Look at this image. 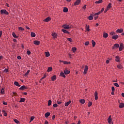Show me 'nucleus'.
<instances>
[{"label":"nucleus","mask_w":124,"mask_h":124,"mask_svg":"<svg viewBox=\"0 0 124 124\" xmlns=\"http://www.w3.org/2000/svg\"><path fill=\"white\" fill-rule=\"evenodd\" d=\"M97 92L95 91L94 93V96H95V100H97L98 99V96Z\"/></svg>","instance_id":"nucleus-13"},{"label":"nucleus","mask_w":124,"mask_h":124,"mask_svg":"<svg viewBox=\"0 0 124 124\" xmlns=\"http://www.w3.org/2000/svg\"><path fill=\"white\" fill-rule=\"evenodd\" d=\"M119 108H120L121 109L122 108H124V103H121L119 104Z\"/></svg>","instance_id":"nucleus-20"},{"label":"nucleus","mask_w":124,"mask_h":124,"mask_svg":"<svg viewBox=\"0 0 124 124\" xmlns=\"http://www.w3.org/2000/svg\"><path fill=\"white\" fill-rule=\"evenodd\" d=\"M109 34L110 35H115V34H116V33L114 31H112L109 33Z\"/></svg>","instance_id":"nucleus-42"},{"label":"nucleus","mask_w":124,"mask_h":124,"mask_svg":"<svg viewBox=\"0 0 124 124\" xmlns=\"http://www.w3.org/2000/svg\"><path fill=\"white\" fill-rule=\"evenodd\" d=\"M120 60H121L120 56H117L115 57V61L116 62H120Z\"/></svg>","instance_id":"nucleus-10"},{"label":"nucleus","mask_w":124,"mask_h":124,"mask_svg":"<svg viewBox=\"0 0 124 124\" xmlns=\"http://www.w3.org/2000/svg\"><path fill=\"white\" fill-rule=\"evenodd\" d=\"M4 72H5V73H7V72H8V69H4Z\"/></svg>","instance_id":"nucleus-53"},{"label":"nucleus","mask_w":124,"mask_h":124,"mask_svg":"<svg viewBox=\"0 0 124 124\" xmlns=\"http://www.w3.org/2000/svg\"><path fill=\"white\" fill-rule=\"evenodd\" d=\"M111 7H112V3H109L107 7V8L109 10V9H111Z\"/></svg>","instance_id":"nucleus-19"},{"label":"nucleus","mask_w":124,"mask_h":124,"mask_svg":"<svg viewBox=\"0 0 124 124\" xmlns=\"http://www.w3.org/2000/svg\"><path fill=\"white\" fill-rule=\"evenodd\" d=\"M27 53V55H31V51L28 50Z\"/></svg>","instance_id":"nucleus-58"},{"label":"nucleus","mask_w":124,"mask_h":124,"mask_svg":"<svg viewBox=\"0 0 124 124\" xmlns=\"http://www.w3.org/2000/svg\"><path fill=\"white\" fill-rule=\"evenodd\" d=\"M55 118H56V116L55 115H53L52 117V120H55Z\"/></svg>","instance_id":"nucleus-61"},{"label":"nucleus","mask_w":124,"mask_h":124,"mask_svg":"<svg viewBox=\"0 0 124 124\" xmlns=\"http://www.w3.org/2000/svg\"><path fill=\"white\" fill-rule=\"evenodd\" d=\"M0 13L1 14H5V15H8V14H9V13L6 11V10L2 9L0 10Z\"/></svg>","instance_id":"nucleus-3"},{"label":"nucleus","mask_w":124,"mask_h":124,"mask_svg":"<svg viewBox=\"0 0 124 124\" xmlns=\"http://www.w3.org/2000/svg\"><path fill=\"white\" fill-rule=\"evenodd\" d=\"M57 104H62V102L57 101Z\"/></svg>","instance_id":"nucleus-64"},{"label":"nucleus","mask_w":124,"mask_h":124,"mask_svg":"<svg viewBox=\"0 0 124 124\" xmlns=\"http://www.w3.org/2000/svg\"><path fill=\"white\" fill-rule=\"evenodd\" d=\"M103 1V0H99L98 1H96L95 3H102Z\"/></svg>","instance_id":"nucleus-34"},{"label":"nucleus","mask_w":124,"mask_h":124,"mask_svg":"<svg viewBox=\"0 0 124 124\" xmlns=\"http://www.w3.org/2000/svg\"><path fill=\"white\" fill-rule=\"evenodd\" d=\"M18 30L19 31H25V29L24 28H23L22 27H19Z\"/></svg>","instance_id":"nucleus-45"},{"label":"nucleus","mask_w":124,"mask_h":124,"mask_svg":"<svg viewBox=\"0 0 124 124\" xmlns=\"http://www.w3.org/2000/svg\"><path fill=\"white\" fill-rule=\"evenodd\" d=\"M52 67H49L47 70V72H51V71H52Z\"/></svg>","instance_id":"nucleus-36"},{"label":"nucleus","mask_w":124,"mask_h":124,"mask_svg":"<svg viewBox=\"0 0 124 124\" xmlns=\"http://www.w3.org/2000/svg\"><path fill=\"white\" fill-rule=\"evenodd\" d=\"M80 2H81V0H77L74 3V5H75V6H76V5H79V4H80Z\"/></svg>","instance_id":"nucleus-7"},{"label":"nucleus","mask_w":124,"mask_h":124,"mask_svg":"<svg viewBox=\"0 0 124 124\" xmlns=\"http://www.w3.org/2000/svg\"><path fill=\"white\" fill-rule=\"evenodd\" d=\"M25 100L26 99H25V98H21L19 101V102H25Z\"/></svg>","instance_id":"nucleus-35"},{"label":"nucleus","mask_w":124,"mask_h":124,"mask_svg":"<svg viewBox=\"0 0 124 124\" xmlns=\"http://www.w3.org/2000/svg\"><path fill=\"white\" fill-rule=\"evenodd\" d=\"M111 91H112V92H115V87H111Z\"/></svg>","instance_id":"nucleus-55"},{"label":"nucleus","mask_w":124,"mask_h":124,"mask_svg":"<svg viewBox=\"0 0 124 124\" xmlns=\"http://www.w3.org/2000/svg\"><path fill=\"white\" fill-rule=\"evenodd\" d=\"M19 90H21V91H24V90H26V86L25 85L21 86L19 88Z\"/></svg>","instance_id":"nucleus-27"},{"label":"nucleus","mask_w":124,"mask_h":124,"mask_svg":"<svg viewBox=\"0 0 124 124\" xmlns=\"http://www.w3.org/2000/svg\"><path fill=\"white\" fill-rule=\"evenodd\" d=\"M64 73L65 75L69 74V73H70V71H69L67 69H65L64 70Z\"/></svg>","instance_id":"nucleus-8"},{"label":"nucleus","mask_w":124,"mask_h":124,"mask_svg":"<svg viewBox=\"0 0 124 124\" xmlns=\"http://www.w3.org/2000/svg\"><path fill=\"white\" fill-rule=\"evenodd\" d=\"M63 64H70V63H71V62H68L67 61H64V62H63Z\"/></svg>","instance_id":"nucleus-31"},{"label":"nucleus","mask_w":124,"mask_h":124,"mask_svg":"<svg viewBox=\"0 0 124 124\" xmlns=\"http://www.w3.org/2000/svg\"><path fill=\"white\" fill-rule=\"evenodd\" d=\"M63 12L66 13V12H68V8L66 7H64L63 9Z\"/></svg>","instance_id":"nucleus-25"},{"label":"nucleus","mask_w":124,"mask_h":124,"mask_svg":"<svg viewBox=\"0 0 124 124\" xmlns=\"http://www.w3.org/2000/svg\"><path fill=\"white\" fill-rule=\"evenodd\" d=\"M79 102L80 103H81V104H84V103H85V102H86V101L84 99H81L79 100Z\"/></svg>","instance_id":"nucleus-23"},{"label":"nucleus","mask_w":124,"mask_h":124,"mask_svg":"<svg viewBox=\"0 0 124 124\" xmlns=\"http://www.w3.org/2000/svg\"><path fill=\"white\" fill-rule=\"evenodd\" d=\"M88 70H89V67L88 65H85L84 68V70L83 71V74L86 75L87 74V72H88Z\"/></svg>","instance_id":"nucleus-2"},{"label":"nucleus","mask_w":124,"mask_h":124,"mask_svg":"<svg viewBox=\"0 0 124 124\" xmlns=\"http://www.w3.org/2000/svg\"><path fill=\"white\" fill-rule=\"evenodd\" d=\"M88 19H89V20H90V21H92V20H93V16H90L88 17Z\"/></svg>","instance_id":"nucleus-37"},{"label":"nucleus","mask_w":124,"mask_h":124,"mask_svg":"<svg viewBox=\"0 0 124 124\" xmlns=\"http://www.w3.org/2000/svg\"><path fill=\"white\" fill-rule=\"evenodd\" d=\"M57 79V76L54 75L51 77V81H55Z\"/></svg>","instance_id":"nucleus-18"},{"label":"nucleus","mask_w":124,"mask_h":124,"mask_svg":"<svg viewBox=\"0 0 124 124\" xmlns=\"http://www.w3.org/2000/svg\"><path fill=\"white\" fill-rule=\"evenodd\" d=\"M103 11H104V8H102L100 12H101V13H102Z\"/></svg>","instance_id":"nucleus-59"},{"label":"nucleus","mask_w":124,"mask_h":124,"mask_svg":"<svg viewBox=\"0 0 124 124\" xmlns=\"http://www.w3.org/2000/svg\"><path fill=\"white\" fill-rule=\"evenodd\" d=\"M45 116L46 118H48V117H49V116H50V112H47L45 114Z\"/></svg>","instance_id":"nucleus-29"},{"label":"nucleus","mask_w":124,"mask_h":124,"mask_svg":"<svg viewBox=\"0 0 124 124\" xmlns=\"http://www.w3.org/2000/svg\"><path fill=\"white\" fill-rule=\"evenodd\" d=\"M87 8V5H84V6L82 7V9L84 10Z\"/></svg>","instance_id":"nucleus-52"},{"label":"nucleus","mask_w":124,"mask_h":124,"mask_svg":"<svg viewBox=\"0 0 124 124\" xmlns=\"http://www.w3.org/2000/svg\"><path fill=\"white\" fill-rule=\"evenodd\" d=\"M112 39H114V40H117L118 38H119V35H114L112 37Z\"/></svg>","instance_id":"nucleus-9"},{"label":"nucleus","mask_w":124,"mask_h":124,"mask_svg":"<svg viewBox=\"0 0 124 124\" xmlns=\"http://www.w3.org/2000/svg\"><path fill=\"white\" fill-rule=\"evenodd\" d=\"M45 78H46V75H45L44 76L41 78V80H43Z\"/></svg>","instance_id":"nucleus-54"},{"label":"nucleus","mask_w":124,"mask_h":124,"mask_svg":"<svg viewBox=\"0 0 124 124\" xmlns=\"http://www.w3.org/2000/svg\"><path fill=\"white\" fill-rule=\"evenodd\" d=\"M14 85H15V86H16L17 87H21V85L19 84V82L17 81H15Z\"/></svg>","instance_id":"nucleus-26"},{"label":"nucleus","mask_w":124,"mask_h":124,"mask_svg":"<svg viewBox=\"0 0 124 124\" xmlns=\"http://www.w3.org/2000/svg\"><path fill=\"white\" fill-rule=\"evenodd\" d=\"M17 58L18 60H21V59H22V57L20 56H18Z\"/></svg>","instance_id":"nucleus-60"},{"label":"nucleus","mask_w":124,"mask_h":124,"mask_svg":"<svg viewBox=\"0 0 124 124\" xmlns=\"http://www.w3.org/2000/svg\"><path fill=\"white\" fill-rule=\"evenodd\" d=\"M117 68H118V69H122L123 65H122L121 64H119L117 65Z\"/></svg>","instance_id":"nucleus-28"},{"label":"nucleus","mask_w":124,"mask_h":124,"mask_svg":"<svg viewBox=\"0 0 124 124\" xmlns=\"http://www.w3.org/2000/svg\"><path fill=\"white\" fill-rule=\"evenodd\" d=\"M67 39L68 41H69V42H73L72 39L71 38H67Z\"/></svg>","instance_id":"nucleus-43"},{"label":"nucleus","mask_w":124,"mask_h":124,"mask_svg":"<svg viewBox=\"0 0 124 124\" xmlns=\"http://www.w3.org/2000/svg\"><path fill=\"white\" fill-rule=\"evenodd\" d=\"M77 50V48L76 47H73L72 48V51L73 53H75L76 51Z\"/></svg>","instance_id":"nucleus-24"},{"label":"nucleus","mask_w":124,"mask_h":124,"mask_svg":"<svg viewBox=\"0 0 124 124\" xmlns=\"http://www.w3.org/2000/svg\"><path fill=\"white\" fill-rule=\"evenodd\" d=\"M35 36H36V34H35V33L31 32V37H35Z\"/></svg>","instance_id":"nucleus-39"},{"label":"nucleus","mask_w":124,"mask_h":124,"mask_svg":"<svg viewBox=\"0 0 124 124\" xmlns=\"http://www.w3.org/2000/svg\"><path fill=\"white\" fill-rule=\"evenodd\" d=\"M29 73H30V70H28L25 74V76H27V75H29Z\"/></svg>","instance_id":"nucleus-51"},{"label":"nucleus","mask_w":124,"mask_h":124,"mask_svg":"<svg viewBox=\"0 0 124 124\" xmlns=\"http://www.w3.org/2000/svg\"><path fill=\"white\" fill-rule=\"evenodd\" d=\"M119 46H120V45H119V44H115L112 47V50H115V49H118V48H119Z\"/></svg>","instance_id":"nucleus-4"},{"label":"nucleus","mask_w":124,"mask_h":124,"mask_svg":"<svg viewBox=\"0 0 124 124\" xmlns=\"http://www.w3.org/2000/svg\"><path fill=\"white\" fill-rule=\"evenodd\" d=\"M1 93L2 94H4V89H3V88H2V89H1Z\"/></svg>","instance_id":"nucleus-47"},{"label":"nucleus","mask_w":124,"mask_h":124,"mask_svg":"<svg viewBox=\"0 0 124 124\" xmlns=\"http://www.w3.org/2000/svg\"><path fill=\"white\" fill-rule=\"evenodd\" d=\"M62 31L64 32V33H67L68 34H69V31H67L66 30L62 29Z\"/></svg>","instance_id":"nucleus-22"},{"label":"nucleus","mask_w":124,"mask_h":124,"mask_svg":"<svg viewBox=\"0 0 124 124\" xmlns=\"http://www.w3.org/2000/svg\"><path fill=\"white\" fill-rule=\"evenodd\" d=\"M45 124H49V122H48V121H47V120H46Z\"/></svg>","instance_id":"nucleus-63"},{"label":"nucleus","mask_w":124,"mask_h":124,"mask_svg":"<svg viewBox=\"0 0 124 124\" xmlns=\"http://www.w3.org/2000/svg\"><path fill=\"white\" fill-rule=\"evenodd\" d=\"M103 37H104V38H107L108 37V33H106V32H104L103 34Z\"/></svg>","instance_id":"nucleus-16"},{"label":"nucleus","mask_w":124,"mask_h":124,"mask_svg":"<svg viewBox=\"0 0 124 124\" xmlns=\"http://www.w3.org/2000/svg\"><path fill=\"white\" fill-rule=\"evenodd\" d=\"M62 28H63L65 30H69L71 27H70L69 25L64 24L62 26Z\"/></svg>","instance_id":"nucleus-1"},{"label":"nucleus","mask_w":124,"mask_h":124,"mask_svg":"<svg viewBox=\"0 0 124 124\" xmlns=\"http://www.w3.org/2000/svg\"><path fill=\"white\" fill-rule=\"evenodd\" d=\"M64 74H64V73H63V72H61V73H60V76L61 77H63V78H65V75H64Z\"/></svg>","instance_id":"nucleus-17"},{"label":"nucleus","mask_w":124,"mask_h":124,"mask_svg":"<svg viewBox=\"0 0 124 124\" xmlns=\"http://www.w3.org/2000/svg\"><path fill=\"white\" fill-rule=\"evenodd\" d=\"M113 85H114L115 87H117V88H119V87H120V85H119V84H118V83H114Z\"/></svg>","instance_id":"nucleus-44"},{"label":"nucleus","mask_w":124,"mask_h":124,"mask_svg":"<svg viewBox=\"0 0 124 124\" xmlns=\"http://www.w3.org/2000/svg\"><path fill=\"white\" fill-rule=\"evenodd\" d=\"M2 112L4 113V116H5V117H6V116H7V113H6L5 110H2Z\"/></svg>","instance_id":"nucleus-46"},{"label":"nucleus","mask_w":124,"mask_h":124,"mask_svg":"<svg viewBox=\"0 0 124 124\" xmlns=\"http://www.w3.org/2000/svg\"><path fill=\"white\" fill-rule=\"evenodd\" d=\"M108 122L109 124H110L112 123V118H111V115L108 116Z\"/></svg>","instance_id":"nucleus-12"},{"label":"nucleus","mask_w":124,"mask_h":124,"mask_svg":"<svg viewBox=\"0 0 124 124\" xmlns=\"http://www.w3.org/2000/svg\"><path fill=\"white\" fill-rule=\"evenodd\" d=\"M123 31H124V29H117L116 30V32H118V33H122Z\"/></svg>","instance_id":"nucleus-11"},{"label":"nucleus","mask_w":124,"mask_h":124,"mask_svg":"<svg viewBox=\"0 0 124 124\" xmlns=\"http://www.w3.org/2000/svg\"><path fill=\"white\" fill-rule=\"evenodd\" d=\"M53 107H54V108H57V107H58V104H54L53 105Z\"/></svg>","instance_id":"nucleus-50"},{"label":"nucleus","mask_w":124,"mask_h":124,"mask_svg":"<svg viewBox=\"0 0 124 124\" xmlns=\"http://www.w3.org/2000/svg\"><path fill=\"white\" fill-rule=\"evenodd\" d=\"M92 105H93V102L90 101L88 103V107H91V106H92Z\"/></svg>","instance_id":"nucleus-41"},{"label":"nucleus","mask_w":124,"mask_h":124,"mask_svg":"<svg viewBox=\"0 0 124 124\" xmlns=\"http://www.w3.org/2000/svg\"><path fill=\"white\" fill-rule=\"evenodd\" d=\"M33 44L35 45L38 46V45H39V44H40V41H34L33 42Z\"/></svg>","instance_id":"nucleus-15"},{"label":"nucleus","mask_w":124,"mask_h":124,"mask_svg":"<svg viewBox=\"0 0 124 124\" xmlns=\"http://www.w3.org/2000/svg\"><path fill=\"white\" fill-rule=\"evenodd\" d=\"M12 35L13 37H14L15 38H18V36H17V35H16V34H15V32L12 33Z\"/></svg>","instance_id":"nucleus-32"},{"label":"nucleus","mask_w":124,"mask_h":124,"mask_svg":"<svg viewBox=\"0 0 124 124\" xmlns=\"http://www.w3.org/2000/svg\"><path fill=\"white\" fill-rule=\"evenodd\" d=\"M101 13L100 11H99L98 13H95V15H99V14H100Z\"/></svg>","instance_id":"nucleus-56"},{"label":"nucleus","mask_w":124,"mask_h":124,"mask_svg":"<svg viewBox=\"0 0 124 124\" xmlns=\"http://www.w3.org/2000/svg\"><path fill=\"white\" fill-rule=\"evenodd\" d=\"M86 31H90V25H88L86 28Z\"/></svg>","instance_id":"nucleus-49"},{"label":"nucleus","mask_w":124,"mask_h":124,"mask_svg":"<svg viewBox=\"0 0 124 124\" xmlns=\"http://www.w3.org/2000/svg\"><path fill=\"white\" fill-rule=\"evenodd\" d=\"M45 54H46V58H48V57H50V53L49 52H46Z\"/></svg>","instance_id":"nucleus-30"},{"label":"nucleus","mask_w":124,"mask_h":124,"mask_svg":"<svg viewBox=\"0 0 124 124\" xmlns=\"http://www.w3.org/2000/svg\"><path fill=\"white\" fill-rule=\"evenodd\" d=\"M14 121L15 122V123H16V124H20V121H18V120L17 119H14Z\"/></svg>","instance_id":"nucleus-38"},{"label":"nucleus","mask_w":124,"mask_h":124,"mask_svg":"<svg viewBox=\"0 0 124 124\" xmlns=\"http://www.w3.org/2000/svg\"><path fill=\"white\" fill-rule=\"evenodd\" d=\"M3 104L4 105H7V103L4 102V101H3Z\"/></svg>","instance_id":"nucleus-57"},{"label":"nucleus","mask_w":124,"mask_h":124,"mask_svg":"<svg viewBox=\"0 0 124 124\" xmlns=\"http://www.w3.org/2000/svg\"><path fill=\"white\" fill-rule=\"evenodd\" d=\"M124 44L121 43L120 44L119 51H123V49H124Z\"/></svg>","instance_id":"nucleus-6"},{"label":"nucleus","mask_w":124,"mask_h":124,"mask_svg":"<svg viewBox=\"0 0 124 124\" xmlns=\"http://www.w3.org/2000/svg\"><path fill=\"white\" fill-rule=\"evenodd\" d=\"M51 35L54 39H57L58 38V34L56 32L52 33Z\"/></svg>","instance_id":"nucleus-5"},{"label":"nucleus","mask_w":124,"mask_h":124,"mask_svg":"<svg viewBox=\"0 0 124 124\" xmlns=\"http://www.w3.org/2000/svg\"><path fill=\"white\" fill-rule=\"evenodd\" d=\"M89 44H90V42L89 41L86 42L84 43V45H85L86 46H88V45H89Z\"/></svg>","instance_id":"nucleus-48"},{"label":"nucleus","mask_w":124,"mask_h":124,"mask_svg":"<svg viewBox=\"0 0 124 124\" xmlns=\"http://www.w3.org/2000/svg\"><path fill=\"white\" fill-rule=\"evenodd\" d=\"M109 10L107 8L105 9V11H104V13H106V12H107V11Z\"/></svg>","instance_id":"nucleus-62"},{"label":"nucleus","mask_w":124,"mask_h":124,"mask_svg":"<svg viewBox=\"0 0 124 124\" xmlns=\"http://www.w3.org/2000/svg\"><path fill=\"white\" fill-rule=\"evenodd\" d=\"M70 103H71V101H69L68 102H67L66 103H65V106H66V107H67V106H68V105H69V104H70Z\"/></svg>","instance_id":"nucleus-21"},{"label":"nucleus","mask_w":124,"mask_h":124,"mask_svg":"<svg viewBox=\"0 0 124 124\" xmlns=\"http://www.w3.org/2000/svg\"><path fill=\"white\" fill-rule=\"evenodd\" d=\"M49 21H51V18L50 17H48L44 20V22H46V23L49 22Z\"/></svg>","instance_id":"nucleus-14"},{"label":"nucleus","mask_w":124,"mask_h":124,"mask_svg":"<svg viewBox=\"0 0 124 124\" xmlns=\"http://www.w3.org/2000/svg\"><path fill=\"white\" fill-rule=\"evenodd\" d=\"M52 105V100H49L48 101V106H51Z\"/></svg>","instance_id":"nucleus-33"},{"label":"nucleus","mask_w":124,"mask_h":124,"mask_svg":"<svg viewBox=\"0 0 124 124\" xmlns=\"http://www.w3.org/2000/svg\"><path fill=\"white\" fill-rule=\"evenodd\" d=\"M92 42L93 47H94L95 46V42H94V41L93 40H92Z\"/></svg>","instance_id":"nucleus-40"}]
</instances>
